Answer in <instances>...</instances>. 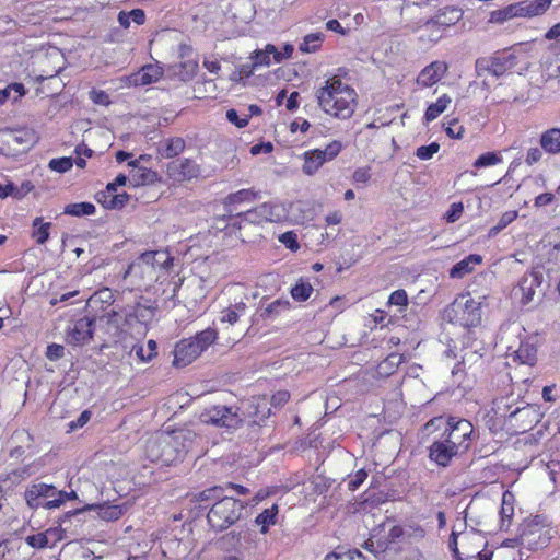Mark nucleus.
<instances>
[{
    "mask_svg": "<svg viewBox=\"0 0 560 560\" xmlns=\"http://www.w3.org/2000/svg\"><path fill=\"white\" fill-rule=\"evenodd\" d=\"M542 152H545L541 147L540 148H530L528 151H527V154H526V158H525V162L527 165H534L535 163L539 162L542 158Z\"/></svg>",
    "mask_w": 560,
    "mask_h": 560,
    "instance_id": "obj_56",
    "label": "nucleus"
},
{
    "mask_svg": "<svg viewBox=\"0 0 560 560\" xmlns=\"http://www.w3.org/2000/svg\"><path fill=\"white\" fill-rule=\"evenodd\" d=\"M197 438L190 429L161 432L147 440L144 455L152 463L170 466L184 458Z\"/></svg>",
    "mask_w": 560,
    "mask_h": 560,
    "instance_id": "obj_1",
    "label": "nucleus"
},
{
    "mask_svg": "<svg viewBox=\"0 0 560 560\" xmlns=\"http://www.w3.org/2000/svg\"><path fill=\"white\" fill-rule=\"evenodd\" d=\"M81 512H82V510H74V511H70V512L66 513L65 516L59 522V526L48 528L45 532V535H47V539H48L50 546L56 545V542H58L65 538V536H63L65 529L62 528L63 523L71 516H75V515L80 514Z\"/></svg>",
    "mask_w": 560,
    "mask_h": 560,
    "instance_id": "obj_33",
    "label": "nucleus"
},
{
    "mask_svg": "<svg viewBox=\"0 0 560 560\" xmlns=\"http://www.w3.org/2000/svg\"><path fill=\"white\" fill-rule=\"evenodd\" d=\"M445 132L451 138L460 139L464 136L465 129L462 125L458 124L456 119H453L445 128Z\"/></svg>",
    "mask_w": 560,
    "mask_h": 560,
    "instance_id": "obj_51",
    "label": "nucleus"
},
{
    "mask_svg": "<svg viewBox=\"0 0 560 560\" xmlns=\"http://www.w3.org/2000/svg\"><path fill=\"white\" fill-rule=\"evenodd\" d=\"M315 96L320 109L338 119H349L357 107V92L337 75L328 78Z\"/></svg>",
    "mask_w": 560,
    "mask_h": 560,
    "instance_id": "obj_2",
    "label": "nucleus"
},
{
    "mask_svg": "<svg viewBox=\"0 0 560 560\" xmlns=\"http://www.w3.org/2000/svg\"><path fill=\"white\" fill-rule=\"evenodd\" d=\"M279 242L283 244L287 248L296 252L300 248V244L298 242V235L293 231H288L279 235Z\"/></svg>",
    "mask_w": 560,
    "mask_h": 560,
    "instance_id": "obj_47",
    "label": "nucleus"
},
{
    "mask_svg": "<svg viewBox=\"0 0 560 560\" xmlns=\"http://www.w3.org/2000/svg\"><path fill=\"white\" fill-rule=\"evenodd\" d=\"M279 506L278 504H272L270 508L265 509L261 513H259L255 523L260 526V533L267 534L269 527L275 525L278 521Z\"/></svg>",
    "mask_w": 560,
    "mask_h": 560,
    "instance_id": "obj_27",
    "label": "nucleus"
},
{
    "mask_svg": "<svg viewBox=\"0 0 560 560\" xmlns=\"http://www.w3.org/2000/svg\"><path fill=\"white\" fill-rule=\"evenodd\" d=\"M424 428L428 432L443 428L444 431L441 436L445 439V442L451 443L460 453L468 450L470 436L474 432V427L470 421L454 417L448 419L435 417L431 419Z\"/></svg>",
    "mask_w": 560,
    "mask_h": 560,
    "instance_id": "obj_4",
    "label": "nucleus"
},
{
    "mask_svg": "<svg viewBox=\"0 0 560 560\" xmlns=\"http://www.w3.org/2000/svg\"><path fill=\"white\" fill-rule=\"evenodd\" d=\"M539 144L549 154L560 153V128H550L540 135Z\"/></svg>",
    "mask_w": 560,
    "mask_h": 560,
    "instance_id": "obj_25",
    "label": "nucleus"
},
{
    "mask_svg": "<svg viewBox=\"0 0 560 560\" xmlns=\"http://www.w3.org/2000/svg\"><path fill=\"white\" fill-rule=\"evenodd\" d=\"M552 0H524L516 2L518 18H535L542 15L551 5Z\"/></svg>",
    "mask_w": 560,
    "mask_h": 560,
    "instance_id": "obj_19",
    "label": "nucleus"
},
{
    "mask_svg": "<svg viewBox=\"0 0 560 560\" xmlns=\"http://www.w3.org/2000/svg\"><path fill=\"white\" fill-rule=\"evenodd\" d=\"M278 54V49L276 46L268 44L265 49L255 51L253 59L255 60V65L258 66H269L270 65V55L273 56L276 60V55Z\"/></svg>",
    "mask_w": 560,
    "mask_h": 560,
    "instance_id": "obj_41",
    "label": "nucleus"
},
{
    "mask_svg": "<svg viewBox=\"0 0 560 560\" xmlns=\"http://www.w3.org/2000/svg\"><path fill=\"white\" fill-rule=\"evenodd\" d=\"M312 292H313L312 284L304 279H300L295 283V285L292 287L291 296L295 301L304 302L311 296Z\"/></svg>",
    "mask_w": 560,
    "mask_h": 560,
    "instance_id": "obj_39",
    "label": "nucleus"
},
{
    "mask_svg": "<svg viewBox=\"0 0 560 560\" xmlns=\"http://www.w3.org/2000/svg\"><path fill=\"white\" fill-rule=\"evenodd\" d=\"M447 71V62L442 60L432 61L420 71L416 83L421 88H431L436 84Z\"/></svg>",
    "mask_w": 560,
    "mask_h": 560,
    "instance_id": "obj_13",
    "label": "nucleus"
},
{
    "mask_svg": "<svg viewBox=\"0 0 560 560\" xmlns=\"http://www.w3.org/2000/svg\"><path fill=\"white\" fill-rule=\"evenodd\" d=\"M9 136L16 143H32L34 141V135L27 131L10 132Z\"/></svg>",
    "mask_w": 560,
    "mask_h": 560,
    "instance_id": "obj_59",
    "label": "nucleus"
},
{
    "mask_svg": "<svg viewBox=\"0 0 560 560\" xmlns=\"http://www.w3.org/2000/svg\"><path fill=\"white\" fill-rule=\"evenodd\" d=\"M244 505L238 500L224 495L210 509L207 515L209 525L217 532H222L236 523Z\"/></svg>",
    "mask_w": 560,
    "mask_h": 560,
    "instance_id": "obj_8",
    "label": "nucleus"
},
{
    "mask_svg": "<svg viewBox=\"0 0 560 560\" xmlns=\"http://www.w3.org/2000/svg\"><path fill=\"white\" fill-rule=\"evenodd\" d=\"M451 102V96L447 94H443L441 97L438 98L435 103H432L431 105L428 106L424 114V119L427 121L434 120L447 108Z\"/></svg>",
    "mask_w": 560,
    "mask_h": 560,
    "instance_id": "obj_31",
    "label": "nucleus"
},
{
    "mask_svg": "<svg viewBox=\"0 0 560 560\" xmlns=\"http://www.w3.org/2000/svg\"><path fill=\"white\" fill-rule=\"evenodd\" d=\"M257 192L252 189H241L236 192L230 194L224 201L225 206H235L242 202H252L256 200Z\"/></svg>",
    "mask_w": 560,
    "mask_h": 560,
    "instance_id": "obj_37",
    "label": "nucleus"
},
{
    "mask_svg": "<svg viewBox=\"0 0 560 560\" xmlns=\"http://www.w3.org/2000/svg\"><path fill=\"white\" fill-rule=\"evenodd\" d=\"M129 196L124 194H115L113 197L107 199H101V203L107 209H118L126 205Z\"/></svg>",
    "mask_w": 560,
    "mask_h": 560,
    "instance_id": "obj_46",
    "label": "nucleus"
},
{
    "mask_svg": "<svg viewBox=\"0 0 560 560\" xmlns=\"http://www.w3.org/2000/svg\"><path fill=\"white\" fill-rule=\"evenodd\" d=\"M502 162V156L497 152H487L479 155L474 162L476 168L493 166Z\"/></svg>",
    "mask_w": 560,
    "mask_h": 560,
    "instance_id": "obj_42",
    "label": "nucleus"
},
{
    "mask_svg": "<svg viewBox=\"0 0 560 560\" xmlns=\"http://www.w3.org/2000/svg\"><path fill=\"white\" fill-rule=\"evenodd\" d=\"M156 308L158 305L155 303H137V305L133 307V312L129 314V316L133 317L140 324L147 325L153 319Z\"/></svg>",
    "mask_w": 560,
    "mask_h": 560,
    "instance_id": "obj_29",
    "label": "nucleus"
},
{
    "mask_svg": "<svg viewBox=\"0 0 560 560\" xmlns=\"http://www.w3.org/2000/svg\"><path fill=\"white\" fill-rule=\"evenodd\" d=\"M57 493V489L51 485L35 483L25 492V499L31 508L44 506V503L39 502L40 498H52Z\"/></svg>",
    "mask_w": 560,
    "mask_h": 560,
    "instance_id": "obj_21",
    "label": "nucleus"
},
{
    "mask_svg": "<svg viewBox=\"0 0 560 560\" xmlns=\"http://www.w3.org/2000/svg\"><path fill=\"white\" fill-rule=\"evenodd\" d=\"M482 262V256L478 254H470L466 256L464 259L455 264L450 269V278L452 279H462L465 276L471 273L475 269V266L480 265Z\"/></svg>",
    "mask_w": 560,
    "mask_h": 560,
    "instance_id": "obj_23",
    "label": "nucleus"
},
{
    "mask_svg": "<svg viewBox=\"0 0 560 560\" xmlns=\"http://www.w3.org/2000/svg\"><path fill=\"white\" fill-rule=\"evenodd\" d=\"M128 166L131 167L130 182L133 186L152 185L159 182L158 173L150 168L140 166L139 160L130 161Z\"/></svg>",
    "mask_w": 560,
    "mask_h": 560,
    "instance_id": "obj_18",
    "label": "nucleus"
},
{
    "mask_svg": "<svg viewBox=\"0 0 560 560\" xmlns=\"http://www.w3.org/2000/svg\"><path fill=\"white\" fill-rule=\"evenodd\" d=\"M463 18V11L456 7H445L436 12V14L428 20L423 25L424 30L440 27L443 31L455 25Z\"/></svg>",
    "mask_w": 560,
    "mask_h": 560,
    "instance_id": "obj_14",
    "label": "nucleus"
},
{
    "mask_svg": "<svg viewBox=\"0 0 560 560\" xmlns=\"http://www.w3.org/2000/svg\"><path fill=\"white\" fill-rule=\"evenodd\" d=\"M240 315L235 312L231 306L224 308L221 312V322L229 323L230 325H234L238 319Z\"/></svg>",
    "mask_w": 560,
    "mask_h": 560,
    "instance_id": "obj_60",
    "label": "nucleus"
},
{
    "mask_svg": "<svg viewBox=\"0 0 560 560\" xmlns=\"http://www.w3.org/2000/svg\"><path fill=\"white\" fill-rule=\"evenodd\" d=\"M199 419L205 424L223 428L229 431L240 429L244 423V413L236 405H211L203 409Z\"/></svg>",
    "mask_w": 560,
    "mask_h": 560,
    "instance_id": "obj_7",
    "label": "nucleus"
},
{
    "mask_svg": "<svg viewBox=\"0 0 560 560\" xmlns=\"http://www.w3.org/2000/svg\"><path fill=\"white\" fill-rule=\"evenodd\" d=\"M218 338L213 328H206L194 337L178 341L174 349V364L186 366L195 361L205 350L208 349Z\"/></svg>",
    "mask_w": 560,
    "mask_h": 560,
    "instance_id": "obj_6",
    "label": "nucleus"
},
{
    "mask_svg": "<svg viewBox=\"0 0 560 560\" xmlns=\"http://www.w3.org/2000/svg\"><path fill=\"white\" fill-rule=\"evenodd\" d=\"M25 541L32 548L43 549V548L50 546L49 541L47 539V535H45V532L30 535L25 538Z\"/></svg>",
    "mask_w": 560,
    "mask_h": 560,
    "instance_id": "obj_49",
    "label": "nucleus"
},
{
    "mask_svg": "<svg viewBox=\"0 0 560 560\" xmlns=\"http://www.w3.org/2000/svg\"><path fill=\"white\" fill-rule=\"evenodd\" d=\"M65 354V348L61 345L51 343L47 347L46 355L49 360H59Z\"/></svg>",
    "mask_w": 560,
    "mask_h": 560,
    "instance_id": "obj_58",
    "label": "nucleus"
},
{
    "mask_svg": "<svg viewBox=\"0 0 560 560\" xmlns=\"http://www.w3.org/2000/svg\"><path fill=\"white\" fill-rule=\"evenodd\" d=\"M73 166V159L68 156L51 159L48 163V167L57 173L63 174L70 171Z\"/></svg>",
    "mask_w": 560,
    "mask_h": 560,
    "instance_id": "obj_44",
    "label": "nucleus"
},
{
    "mask_svg": "<svg viewBox=\"0 0 560 560\" xmlns=\"http://www.w3.org/2000/svg\"><path fill=\"white\" fill-rule=\"evenodd\" d=\"M224 490L225 488L223 486H214L208 489H205L203 491L198 493V500L199 501H211L220 500L222 497H224Z\"/></svg>",
    "mask_w": 560,
    "mask_h": 560,
    "instance_id": "obj_45",
    "label": "nucleus"
},
{
    "mask_svg": "<svg viewBox=\"0 0 560 560\" xmlns=\"http://www.w3.org/2000/svg\"><path fill=\"white\" fill-rule=\"evenodd\" d=\"M450 320L465 327H476L481 322V302L470 293L459 295L446 310Z\"/></svg>",
    "mask_w": 560,
    "mask_h": 560,
    "instance_id": "obj_9",
    "label": "nucleus"
},
{
    "mask_svg": "<svg viewBox=\"0 0 560 560\" xmlns=\"http://www.w3.org/2000/svg\"><path fill=\"white\" fill-rule=\"evenodd\" d=\"M185 149V140L180 137H174L160 143L159 153L164 159H172L182 153Z\"/></svg>",
    "mask_w": 560,
    "mask_h": 560,
    "instance_id": "obj_26",
    "label": "nucleus"
},
{
    "mask_svg": "<svg viewBox=\"0 0 560 560\" xmlns=\"http://www.w3.org/2000/svg\"><path fill=\"white\" fill-rule=\"evenodd\" d=\"M459 453L451 443L445 442V439L442 436L434 441L429 448L430 459L443 467L447 466L452 458Z\"/></svg>",
    "mask_w": 560,
    "mask_h": 560,
    "instance_id": "obj_16",
    "label": "nucleus"
},
{
    "mask_svg": "<svg viewBox=\"0 0 560 560\" xmlns=\"http://www.w3.org/2000/svg\"><path fill=\"white\" fill-rule=\"evenodd\" d=\"M163 75V68L159 65H145L139 71L130 74L127 81L133 86H143L158 82Z\"/></svg>",
    "mask_w": 560,
    "mask_h": 560,
    "instance_id": "obj_17",
    "label": "nucleus"
},
{
    "mask_svg": "<svg viewBox=\"0 0 560 560\" xmlns=\"http://www.w3.org/2000/svg\"><path fill=\"white\" fill-rule=\"evenodd\" d=\"M291 303L289 300L278 299L267 305H262L257 311V315L260 319L268 322L275 320L281 316L284 312L290 310Z\"/></svg>",
    "mask_w": 560,
    "mask_h": 560,
    "instance_id": "obj_22",
    "label": "nucleus"
},
{
    "mask_svg": "<svg viewBox=\"0 0 560 560\" xmlns=\"http://www.w3.org/2000/svg\"><path fill=\"white\" fill-rule=\"evenodd\" d=\"M342 144L338 140L331 141L325 149L308 150L304 153L303 173L314 175L325 163L332 161L341 151Z\"/></svg>",
    "mask_w": 560,
    "mask_h": 560,
    "instance_id": "obj_11",
    "label": "nucleus"
},
{
    "mask_svg": "<svg viewBox=\"0 0 560 560\" xmlns=\"http://www.w3.org/2000/svg\"><path fill=\"white\" fill-rule=\"evenodd\" d=\"M516 66V56L513 54H500L491 57H480L475 62L477 77L491 74L495 78L504 75Z\"/></svg>",
    "mask_w": 560,
    "mask_h": 560,
    "instance_id": "obj_10",
    "label": "nucleus"
},
{
    "mask_svg": "<svg viewBox=\"0 0 560 560\" xmlns=\"http://www.w3.org/2000/svg\"><path fill=\"white\" fill-rule=\"evenodd\" d=\"M517 357L520 358L522 363L533 364L535 359V350L528 347H521L516 351Z\"/></svg>",
    "mask_w": 560,
    "mask_h": 560,
    "instance_id": "obj_55",
    "label": "nucleus"
},
{
    "mask_svg": "<svg viewBox=\"0 0 560 560\" xmlns=\"http://www.w3.org/2000/svg\"><path fill=\"white\" fill-rule=\"evenodd\" d=\"M261 224L265 222L262 213L259 212V206L244 212H238L235 215L230 214L229 226L242 229L243 223Z\"/></svg>",
    "mask_w": 560,
    "mask_h": 560,
    "instance_id": "obj_24",
    "label": "nucleus"
},
{
    "mask_svg": "<svg viewBox=\"0 0 560 560\" xmlns=\"http://www.w3.org/2000/svg\"><path fill=\"white\" fill-rule=\"evenodd\" d=\"M311 125L306 119L298 118L290 125V130L292 132H296L298 130L302 132H306L310 129Z\"/></svg>",
    "mask_w": 560,
    "mask_h": 560,
    "instance_id": "obj_62",
    "label": "nucleus"
},
{
    "mask_svg": "<svg viewBox=\"0 0 560 560\" xmlns=\"http://www.w3.org/2000/svg\"><path fill=\"white\" fill-rule=\"evenodd\" d=\"M353 179L357 183H366L370 179V168L362 167L355 170L353 173Z\"/></svg>",
    "mask_w": 560,
    "mask_h": 560,
    "instance_id": "obj_63",
    "label": "nucleus"
},
{
    "mask_svg": "<svg viewBox=\"0 0 560 560\" xmlns=\"http://www.w3.org/2000/svg\"><path fill=\"white\" fill-rule=\"evenodd\" d=\"M514 497L511 492L505 491L502 495V506L500 511L501 515V529H503L505 526L509 527L512 516L514 514Z\"/></svg>",
    "mask_w": 560,
    "mask_h": 560,
    "instance_id": "obj_32",
    "label": "nucleus"
},
{
    "mask_svg": "<svg viewBox=\"0 0 560 560\" xmlns=\"http://www.w3.org/2000/svg\"><path fill=\"white\" fill-rule=\"evenodd\" d=\"M82 512L85 510H97L98 516L105 521H116L121 517L122 509L119 505H95L89 504L81 509Z\"/></svg>",
    "mask_w": 560,
    "mask_h": 560,
    "instance_id": "obj_30",
    "label": "nucleus"
},
{
    "mask_svg": "<svg viewBox=\"0 0 560 560\" xmlns=\"http://www.w3.org/2000/svg\"><path fill=\"white\" fill-rule=\"evenodd\" d=\"M58 495H59L58 499H52V500H48V501L44 502V508L55 509V508L60 506V504L63 502L65 498L72 499V498L77 497L74 491H71L70 493H67L65 491H59Z\"/></svg>",
    "mask_w": 560,
    "mask_h": 560,
    "instance_id": "obj_53",
    "label": "nucleus"
},
{
    "mask_svg": "<svg viewBox=\"0 0 560 560\" xmlns=\"http://www.w3.org/2000/svg\"><path fill=\"white\" fill-rule=\"evenodd\" d=\"M226 119L238 128H243L248 125V117L240 118L235 109H229L226 112Z\"/></svg>",
    "mask_w": 560,
    "mask_h": 560,
    "instance_id": "obj_57",
    "label": "nucleus"
},
{
    "mask_svg": "<svg viewBox=\"0 0 560 560\" xmlns=\"http://www.w3.org/2000/svg\"><path fill=\"white\" fill-rule=\"evenodd\" d=\"M555 199V196L551 192L540 194L535 198L536 207H544L550 205Z\"/></svg>",
    "mask_w": 560,
    "mask_h": 560,
    "instance_id": "obj_64",
    "label": "nucleus"
},
{
    "mask_svg": "<svg viewBox=\"0 0 560 560\" xmlns=\"http://www.w3.org/2000/svg\"><path fill=\"white\" fill-rule=\"evenodd\" d=\"M471 331H467V335H466V339H467V342H465V348L467 349L468 347L471 348V350H466L464 352V354L462 355V361L459 364L462 365H471L472 363H476L478 360H480L482 358V354L480 353V351L482 350V347L478 343V345H469L468 342L470 341L471 339Z\"/></svg>",
    "mask_w": 560,
    "mask_h": 560,
    "instance_id": "obj_34",
    "label": "nucleus"
},
{
    "mask_svg": "<svg viewBox=\"0 0 560 560\" xmlns=\"http://www.w3.org/2000/svg\"><path fill=\"white\" fill-rule=\"evenodd\" d=\"M366 477H368V472L364 469H359L355 472V475L348 482V488L351 491L357 490L363 483V481L366 479Z\"/></svg>",
    "mask_w": 560,
    "mask_h": 560,
    "instance_id": "obj_54",
    "label": "nucleus"
},
{
    "mask_svg": "<svg viewBox=\"0 0 560 560\" xmlns=\"http://www.w3.org/2000/svg\"><path fill=\"white\" fill-rule=\"evenodd\" d=\"M91 416L92 412L90 410L82 411L75 421L70 422V430H75L78 428H82L83 425H85L90 421Z\"/></svg>",
    "mask_w": 560,
    "mask_h": 560,
    "instance_id": "obj_61",
    "label": "nucleus"
},
{
    "mask_svg": "<svg viewBox=\"0 0 560 560\" xmlns=\"http://www.w3.org/2000/svg\"><path fill=\"white\" fill-rule=\"evenodd\" d=\"M158 346L156 342L152 339L148 340L147 347L141 343L135 342L131 345L130 354L135 353L140 362H149L154 357H156Z\"/></svg>",
    "mask_w": 560,
    "mask_h": 560,
    "instance_id": "obj_28",
    "label": "nucleus"
},
{
    "mask_svg": "<svg viewBox=\"0 0 560 560\" xmlns=\"http://www.w3.org/2000/svg\"><path fill=\"white\" fill-rule=\"evenodd\" d=\"M323 40L322 33H312L304 37L303 42L300 45V50L302 52H312L315 51Z\"/></svg>",
    "mask_w": 560,
    "mask_h": 560,
    "instance_id": "obj_43",
    "label": "nucleus"
},
{
    "mask_svg": "<svg viewBox=\"0 0 560 560\" xmlns=\"http://www.w3.org/2000/svg\"><path fill=\"white\" fill-rule=\"evenodd\" d=\"M168 174L177 180H190L198 177L199 165L190 159H178L168 164Z\"/></svg>",
    "mask_w": 560,
    "mask_h": 560,
    "instance_id": "obj_15",
    "label": "nucleus"
},
{
    "mask_svg": "<svg viewBox=\"0 0 560 560\" xmlns=\"http://www.w3.org/2000/svg\"><path fill=\"white\" fill-rule=\"evenodd\" d=\"M130 21H133L137 25H142L145 21L144 11L141 9H133L130 12H119L118 22L120 26L125 28L129 27Z\"/></svg>",
    "mask_w": 560,
    "mask_h": 560,
    "instance_id": "obj_36",
    "label": "nucleus"
},
{
    "mask_svg": "<svg viewBox=\"0 0 560 560\" xmlns=\"http://www.w3.org/2000/svg\"><path fill=\"white\" fill-rule=\"evenodd\" d=\"M96 208L91 202L69 203L65 207L63 213L72 217L92 215Z\"/></svg>",
    "mask_w": 560,
    "mask_h": 560,
    "instance_id": "obj_35",
    "label": "nucleus"
},
{
    "mask_svg": "<svg viewBox=\"0 0 560 560\" xmlns=\"http://www.w3.org/2000/svg\"><path fill=\"white\" fill-rule=\"evenodd\" d=\"M464 211V206L462 202H454L451 205L450 209L445 213V219L447 222L453 223L457 221Z\"/></svg>",
    "mask_w": 560,
    "mask_h": 560,
    "instance_id": "obj_50",
    "label": "nucleus"
},
{
    "mask_svg": "<svg viewBox=\"0 0 560 560\" xmlns=\"http://www.w3.org/2000/svg\"><path fill=\"white\" fill-rule=\"evenodd\" d=\"M389 304L392 305H398V306H407L408 304V295L407 292L402 289L394 291L389 295L388 300Z\"/></svg>",
    "mask_w": 560,
    "mask_h": 560,
    "instance_id": "obj_52",
    "label": "nucleus"
},
{
    "mask_svg": "<svg viewBox=\"0 0 560 560\" xmlns=\"http://www.w3.org/2000/svg\"><path fill=\"white\" fill-rule=\"evenodd\" d=\"M265 222L279 223L288 219V207L284 202L269 201L259 205Z\"/></svg>",
    "mask_w": 560,
    "mask_h": 560,
    "instance_id": "obj_20",
    "label": "nucleus"
},
{
    "mask_svg": "<svg viewBox=\"0 0 560 560\" xmlns=\"http://www.w3.org/2000/svg\"><path fill=\"white\" fill-rule=\"evenodd\" d=\"M173 265V257L166 250L143 253L126 270L124 278L139 289L149 291L153 283L165 277Z\"/></svg>",
    "mask_w": 560,
    "mask_h": 560,
    "instance_id": "obj_3",
    "label": "nucleus"
},
{
    "mask_svg": "<svg viewBox=\"0 0 560 560\" xmlns=\"http://www.w3.org/2000/svg\"><path fill=\"white\" fill-rule=\"evenodd\" d=\"M105 325L108 327V330L114 329L112 338L107 339L106 341L117 342L121 331L119 330L116 320L110 316H102L100 318H90L88 316H83L77 319L73 326L69 329L66 340L71 346H84L92 339L96 327L100 326L103 328Z\"/></svg>",
    "mask_w": 560,
    "mask_h": 560,
    "instance_id": "obj_5",
    "label": "nucleus"
},
{
    "mask_svg": "<svg viewBox=\"0 0 560 560\" xmlns=\"http://www.w3.org/2000/svg\"><path fill=\"white\" fill-rule=\"evenodd\" d=\"M541 282L542 273L540 271L533 270L529 273H525L520 279L514 294L515 296L520 295L521 303L526 305L534 300L536 288L540 287Z\"/></svg>",
    "mask_w": 560,
    "mask_h": 560,
    "instance_id": "obj_12",
    "label": "nucleus"
},
{
    "mask_svg": "<svg viewBox=\"0 0 560 560\" xmlns=\"http://www.w3.org/2000/svg\"><path fill=\"white\" fill-rule=\"evenodd\" d=\"M440 150V144L438 142H432L429 145H421L417 149L416 155L420 160L427 161L432 159V156L438 153Z\"/></svg>",
    "mask_w": 560,
    "mask_h": 560,
    "instance_id": "obj_48",
    "label": "nucleus"
},
{
    "mask_svg": "<svg viewBox=\"0 0 560 560\" xmlns=\"http://www.w3.org/2000/svg\"><path fill=\"white\" fill-rule=\"evenodd\" d=\"M33 226L35 228L33 237L36 240V243L40 245L45 244L49 238V228L51 226V223H44L43 218L37 217L33 221Z\"/></svg>",
    "mask_w": 560,
    "mask_h": 560,
    "instance_id": "obj_40",
    "label": "nucleus"
},
{
    "mask_svg": "<svg viewBox=\"0 0 560 560\" xmlns=\"http://www.w3.org/2000/svg\"><path fill=\"white\" fill-rule=\"evenodd\" d=\"M513 18H518L515 3H512L503 9L492 11L489 18V22L501 24Z\"/></svg>",
    "mask_w": 560,
    "mask_h": 560,
    "instance_id": "obj_38",
    "label": "nucleus"
}]
</instances>
